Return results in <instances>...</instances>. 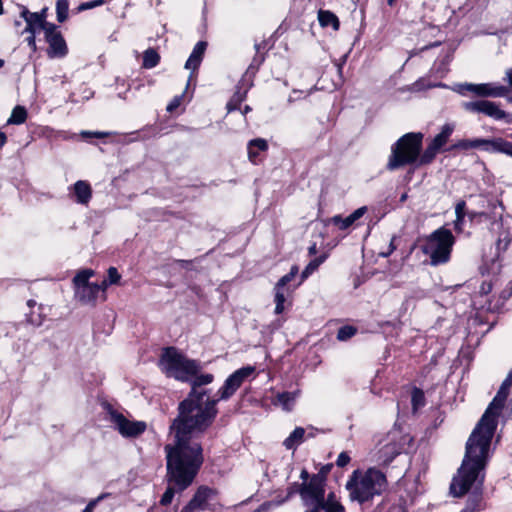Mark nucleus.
<instances>
[{
  "label": "nucleus",
  "mask_w": 512,
  "mask_h": 512,
  "mask_svg": "<svg viewBox=\"0 0 512 512\" xmlns=\"http://www.w3.org/2000/svg\"><path fill=\"white\" fill-rule=\"evenodd\" d=\"M453 131L454 126L447 123L442 126L441 131L432 139L431 142L444 152H453L456 150L467 151L470 149L481 148L489 153H499L512 157V142L502 137H495L491 139H461L449 147L444 148Z\"/></svg>",
  "instance_id": "nucleus-6"
},
{
  "label": "nucleus",
  "mask_w": 512,
  "mask_h": 512,
  "mask_svg": "<svg viewBox=\"0 0 512 512\" xmlns=\"http://www.w3.org/2000/svg\"><path fill=\"white\" fill-rule=\"evenodd\" d=\"M110 496H111V493H109V492L101 493L98 497L90 500L88 502V504L86 505V507L82 510V512H93L99 502H101L102 500H104L106 498H109Z\"/></svg>",
  "instance_id": "nucleus-44"
},
{
  "label": "nucleus",
  "mask_w": 512,
  "mask_h": 512,
  "mask_svg": "<svg viewBox=\"0 0 512 512\" xmlns=\"http://www.w3.org/2000/svg\"><path fill=\"white\" fill-rule=\"evenodd\" d=\"M351 461V457L348 452L343 451L338 455V458L336 460V465L340 468H344L347 466Z\"/></svg>",
  "instance_id": "nucleus-49"
},
{
  "label": "nucleus",
  "mask_w": 512,
  "mask_h": 512,
  "mask_svg": "<svg viewBox=\"0 0 512 512\" xmlns=\"http://www.w3.org/2000/svg\"><path fill=\"white\" fill-rule=\"evenodd\" d=\"M238 110L241 112V114H242V115H243V117H244V120L246 121V116H247V114H248L249 112H251V111H252V108H251V106H249V105H245L243 108L240 106V109H238Z\"/></svg>",
  "instance_id": "nucleus-62"
},
{
  "label": "nucleus",
  "mask_w": 512,
  "mask_h": 512,
  "mask_svg": "<svg viewBox=\"0 0 512 512\" xmlns=\"http://www.w3.org/2000/svg\"><path fill=\"white\" fill-rule=\"evenodd\" d=\"M298 271V266L293 265L290 271L277 281L275 287L284 289L285 286L295 278V276L298 274Z\"/></svg>",
  "instance_id": "nucleus-41"
},
{
  "label": "nucleus",
  "mask_w": 512,
  "mask_h": 512,
  "mask_svg": "<svg viewBox=\"0 0 512 512\" xmlns=\"http://www.w3.org/2000/svg\"><path fill=\"white\" fill-rule=\"evenodd\" d=\"M268 149V142L264 138H255L250 140L247 144L249 161L254 165L261 164L265 159L262 154L267 153Z\"/></svg>",
  "instance_id": "nucleus-17"
},
{
  "label": "nucleus",
  "mask_w": 512,
  "mask_h": 512,
  "mask_svg": "<svg viewBox=\"0 0 512 512\" xmlns=\"http://www.w3.org/2000/svg\"><path fill=\"white\" fill-rule=\"evenodd\" d=\"M20 16L27 22L31 17L34 16V12L29 11V9L25 6H22Z\"/></svg>",
  "instance_id": "nucleus-56"
},
{
  "label": "nucleus",
  "mask_w": 512,
  "mask_h": 512,
  "mask_svg": "<svg viewBox=\"0 0 512 512\" xmlns=\"http://www.w3.org/2000/svg\"><path fill=\"white\" fill-rule=\"evenodd\" d=\"M302 486H303V481L291 483L287 487L286 499H290V498L294 497L295 495H299L301 497Z\"/></svg>",
  "instance_id": "nucleus-46"
},
{
  "label": "nucleus",
  "mask_w": 512,
  "mask_h": 512,
  "mask_svg": "<svg viewBox=\"0 0 512 512\" xmlns=\"http://www.w3.org/2000/svg\"><path fill=\"white\" fill-rule=\"evenodd\" d=\"M317 253V244L314 242L308 247V255L313 256Z\"/></svg>",
  "instance_id": "nucleus-63"
},
{
  "label": "nucleus",
  "mask_w": 512,
  "mask_h": 512,
  "mask_svg": "<svg viewBox=\"0 0 512 512\" xmlns=\"http://www.w3.org/2000/svg\"><path fill=\"white\" fill-rule=\"evenodd\" d=\"M53 23H44L39 19V16L34 15L26 22V27L24 29V32L29 34H37L40 31L46 32V29L49 25H52Z\"/></svg>",
  "instance_id": "nucleus-30"
},
{
  "label": "nucleus",
  "mask_w": 512,
  "mask_h": 512,
  "mask_svg": "<svg viewBox=\"0 0 512 512\" xmlns=\"http://www.w3.org/2000/svg\"><path fill=\"white\" fill-rule=\"evenodd\" d=\"M184 95H176L173 97V99L168 103L166 110L169 113H173L182 103Z\"/></svg>",
  "instance_id": "nucleus-47"
},
{
  "label": "nucleus",
  "mask_w": 512,
  "mask_h": 512,
  "mask_svg": "<svg viewBox=\"0 0 512 512\" xmlns=\"http://www.w3.org/2000/svg\"><path fill=\"white\" fill-rule=\"evenodd\" d=\"M327 257H328V255L326 253H323V254L315 257L314 259L310 260V262L306 265V267L302 271L301 278L306 279L307 277H309L313 272H315L319 268V266L322 263L325 262Z\"/></svg>",
  "instance_id": "nucleus-33"
},
{
  "label": "nucleus",
  "mask_w": 512,
  "mask_h": 512,
  "mask_svg": "<svg viewBox=\"0 0 512 512\" xmlns=\"http://www.w3.org/2000/svg\"><path fill=\"white\" fill-rule=\"evenodd\" d=\"M99 296V288L97 283H91L75 292V297L82 304L95 305Z\"/></svg>",
  "instance_id": "nucleus-22"
},
{
  "label": "nucleus",
  "mask_w": 512,
  "mask_h": 512,
  "mask_svg": "<svg viewBox=\"0 0 512 512\" xmlns=\"http://www.w3.org/2000/svg\"><path fill=\"white\" fill-rule=\"evenodd\" d=\"M267 46V41L263 40L259 43H255L254 48L257 54H263L261 51L265 50Z\"/></svg>",
  "instance_id": "nucleus-60"
},
{
  "label": "nucleus",
  "mask_w": 512,
  "mask_h": 512,
  "mask_svg": "<svg viewBox=\"0 0 512 512\" xmlns=\"http://www.w3.org/2000/svg\"><path fill=\"white\" fill-rule=\"evenodd\" d=\"M318 21L320 26L323 28L332 27L334 31H338L340 29L339 18L330 10L319 9Z\"/></svg>",
  "instance_id": "nucleus-24"
},
{
  "label": "nucleus",
  "mask_w": 512,
  "mask_h": 512,
  "mask_svg": "<svg viewBox=\"0 0 512 512\" xmlns=\"http://www.w3.org/2000/svg\"><path fill=\"white\" fill-rule=\"evenodd\" d=\"M227 401L220 398L218 390L214 397L200 395V397L184 398L177 405V415L171 421L169 433L173 436V443L203 454L201 442L195 441L198 435H203L215 422L219 413L218 403Z\"/></svg>",
  "instance_id": "nucleus-1"
},
{
  "label": "nucleus",
  "mask_w": 512,
  "mask_h": 512,
  "mask_svg": "<svg viewBox=\"0 0 512 512\" xmlns=\"http://www.w3.org/2000/svg\"><path fill=\"white\" fill-rule=\"evenodd\" d=\"M121 274L118 272L117 268L111 266L107 270V282L111 285H117L120 283Z\"/></svg>",
  "instance_id": "nucleus-45"
},
{
  "label": "nucleus",
  "mask_w": 512,
  "mask_h": 512,
  "mask_svg": "<svg viewBox=\"0 0 512 512\" xmlns=\"http://www.w3.org/2000/svg\"><path fill=\"white\" fill-rule=\"evenodd\" d=\"M34 15H37L39 16V19L44 22L45 24L46 23H49L47 21V16H48V7H43L40 11L38 12H34Z\"/></svg>",
  "instance_id": "nucleus-54"
},
{
  "label": "nucleus",
  "mask_w": 512,
  "mask_h": 512,
  "mask_svg": "<svg viewBox=\"0 0 512 512\" xmlns=\"http://www.w3.org/2000/svg\"><path fill=\"white\" fill-rule=\"evenodd\" d=\"M424 134L421 132H408L402 135L391 146L386 168L395 171L405 166L418 168L420 152L423 149Z\"/></svg>",
  "instance_id": "nucleus-7"
},
{
  "label": "nucleus",
  "mask_w": 512,
  "mask_h": 512,
  "mask_svg": "<svg viewBox=\"0 0 512 512\" xmlns=\"http://www.w3.org/2000/svg\"><path fill=\"white\" fill-rule=\"evenodd\" d=\"M7 143V136L4 132L0 131V149Z\"/></svg>",
  "instance_id": "nucleus-64"
},
{
  "label": "nucleus",
  "mask_w": 512,
  "mask_h": 512,
  "mask_svg": "<svg viewBox=\"0 0 512 512\" xmlns=\"http://www.w3.org/2000/svg\"><path fill=\"white\" fill-rule=\"evenodd\" d=\"M468 210L466 201L460 199L455 204V220L453 221V228L457 234H461L464 231L465 219L467 217Z\"/></svg>",
  "instance_id": "nucleus-23"
},
{
  "label": "nucleus",
  "mask_w": 512,
  "mask_h": 512,
  "mask_svg": "<svg viewBox=\"0 0 512 512\" xmlns=\"http://www.w3.org/2000/svg\"><path fill=\"white\" fill-rule=\"evenodd\" d=\"M503 80L508 83V86L506 87L509 88L510 91L512 89V68L506 70Z\"/></svg>",
  "instance_id": "nucleus-57"
},
{
  "label": "nucleus",
  "mask_w": 512,
  "mask_h": 512,
  "mask_svg": "<svg viewBox=\"0 0 512 512\" xmlns=\"http://www.w3.org/2000/svg\"><path fill=\"white\" fill-rule=\"evenodd\" d=\"M491 440L483 437H473L471 433L466 443V451L461 466L450 483V494L461 498L473 489L484 487L485 467Z\"/></svg>",
  "instance_id": "nucleus-3"
},
{
  "label": "nucleus",
  "mask_w": 512,
  "mask_h": 512,
  "mask_svg": "<svg viewBox=\"0 0 512 512\" xmlns=\"http://www.w3.org/2000/svg\"><path fill=\"white\" fill-rule=\"evenodd\" d=\"M455 242L452 231L441 226L424 237L421 251L430 257L431 265H443L450 261Z\"/></svg>",
  "instance_id": "nucleus-9"
},
{
  "label": "nucleus",
  "mask_w": 512,
  "mask_h": 512,
  "mask_svg": "<svg viewBox=\"0 0 512 512\" xmlns=\"http://www.w3.org/2000/svg\"><path fill=\"white\" fill-rule=\"evenodd\" d=\"M332 468L333 464L327 463L325 465H322L317 473L311 475L326 486L327 478Z\"/></svg>",
  "instance_id": "nucleus-43"
},
{
  "label": "nucleus",
  "mask_w": 512,
  "mask_h": 512,
  "mask_svg": "<svg viewBox=\"0 0 512 512\" xmlns=\"http://www.w3.org/2000/svg\"><path fill=\"white\" fill-rule=\"evenodd\" d=\"M208 43L206 41H199L194 46L189 58L187 59L185 63V68L195 71L199 68L205 51L207 49Z\"/></svg>",
  "instance_id": "nucleus-20"
},
{
  "label": "nucleus",
  "mask_w": 512,
  "mask_h": 512,
  "mask_svg": "<svg viewBox=\"0 0 512 512\" xmlns=\"http://www.w3.org/2000/svg\"><path fill=\"white\" fill-rule=\"evenodd\" d=\"M459 92L466 95V92H471L478 97H504L509 93V88L497 83H465L460 86Z\"/></svg>",
  "instance_id": "nucleus-16"
},
{
  "label": "nucleus",
  "mask_w": 512,
  "mask_h": 512,
  "mask_svg": "<svg viewBox=\"0 0 512 512\" xmlns=\"http://www.w3.org/2000/svg\"><path fill=\"white\" fill-rule=\"evenodd\" d=\"M166 453V481L168 486L161 496L160 505L168 506L172 503L175 493H181L189 488L197 477L203 463L204 455L200 451L185 450L178 444H167Z\"/></svg>",
  "instance_id": "nucleus-2"
},
{
  "label": "nucleus",
  "mask_w": 512,
  "mask_h": 512,
  "mask_svg": "<svg viewBox=\"0 0 512 512\" xmlns=\"http://www.w3.org/2000/svg\"><path fill=\"white\" fill-rule=\"evenodd\" d=\"M160 54L154 48H148L143 53L142 67L152 69L160 63Z\"/></svg>",
  "instance_id": "nucleus-31"
},
{
  "label": "nucleus",
  "mask_w": 512,
  "mask_h": 512,
  "mask_svg": "<svg viewBox=\"0 0 512 512\" xmlns=\"http://www.w3.org/2000/svg\"><path fill=\"white\" fill-rule=\"evenodd\" d=\"M45 42L48 44L46 54L50 59H62L69 53L67 42L60 30V27L53 23L49 25L44 33Z\"/></svg>",
  "instance_id": "nucleus-13"
},
{
  "label": "nucleus",
  "mask_w": 512,
  "mask_h": 512,
  "mask_svg": "<svg viewBox=\"0 0 512 512\" xmlns=\"http://www.w3.org/2000/svg\"><path fill=\"white\" fill-rule=\"evenodd\" d=\"M483 494L484 487H479L478 489L469 491L466 506L463 509L468 510L469 512L483 511L486 508V502L484 500Z\"/></svg>",
  "instance_id": "nucleus-19"
},
{
  "label": "nucleus",
  "mask_w": 512,
  "mask_h": 512,
  "mask_svg": "<svg viewBox=\"0 0 512 512\" xmlns=\"http://www.w3.org/2000/svg\"><path fill=\"white\" fill-rule=\"evenodd\" d=\"M26 42L28 44V46L31 48L32 51H36L37 50V45H36V34H30L27 38H26Z\"/></svg>",
  "instance_id": "nucleus-55"
},
{
  "label": "nucleus",
  "mask_w": 512,
  "mask_h": 512,
  "mask_svg": "<svg viewBox=\"0 0 512 512\" xmlns=\"http://www.w3.org/2000/svg\"><path fill=\"white\" fill-rule=\"evenodd\" d=\"M94 275H95V271L90 268L82 269V270L78 271L77 274L72 279V282H73V285L75 288V292L78 289H81L85 286L90 285L91 282L89 281V279L91 277H93Z\"/></svg>",
  "instance_id": "nucleus-26"
},
{
  "label": "nucleus",
  "mask_w": 512,
  "mask_h": 512,
  "mask_svg": "<svg viewBox=\"0 0 512 512\" xmlns=\"http://www.w3.org/2000/svg\"><path fill=\"white\" fill-rule=\"evenodd\" d=\"M69 0L56 1V19L59 23H64L69 17Z\"/></svg>",
  "instance_id": "nucleus-36"
},
{
  "label": "nucleus",
  "mask_w": 512,
  "mask_h": 512,
  "mask_svg": "<svg viewBox=\"0 0 512 512\" xmlns=\"http://www.w3.org/2000/svg\"><path fill=\"white\" fill-rule=\"evenodd\" d=\"M266 59V54H257L255 53L247 71L246 74L251 73L252 75H255L257 71L259 70L260 66L264 63Z\"/></svg>",
  "instance_id": "nucleus-42"
},
{
  "label": "nucleus",
  "mask_w": 512,
  "mask_h": 512,
  "mask_svg": "<svg viewBox=\"0 0 512 512\" xmlns=\"http://www.w3.org/2000/svg\"><path fill=\"white\" fill-rule=\"evenodd\" d=\"M103 408L109 415L110 422L124 438H137L146 431L145 421L129 420L108 402L103 405Z\"/></svg>",
  "instance_id": "nucleus-10"
},
{
  "label": "nucleus",
  "mask_w": 512,
  "mask_h": 512,
  "mask_svg": "<svg viewBox=\"0 0 512 512\" xmlns=\"http://www.w3.org/2000/svg\"><path fill=\"white\" fill-rule=\"evenodd\" d=\"M277 398L283 405H287L292 400L291 394L289 392L279 393Z\"/></svg>",
  "instance_id": "nucleus-53"
},
{
  "label": "nucleus",
  "mask_w": 512,
  "mask_h": 512,
  "mask_svg": "<svg viewBox=\"0 0 512 512\" xmlns=\"http://www.w3.org/2000/svg\"><path fill=\"white\" fill-rule=\"evenodd\" d=\"M396 239H397V237L394 235L390 240L388 250L386 252L381 253L380 254L381 256L389 257L397 249V246L395 244Z\"/></svg>",
  "instance_id": "nucleus-52"
},
{
  "label": "nucleus",
  "mask_w": 512,
  "mask_h": 512,
  "mask_svg": "<svg viewBox=\"0 0 512 512\" xmlns=\"http://www.w3.org/2000/svg\"><path fill=\"white\" fill-rule=\"evenodd\" d=\"M512 296V280L507 283L505 288L501 291L500 298L508 300Z\"/></svg>",
  "instance_id": "nucleus-51"
},
{
  "label": "nucleus",
  "mask_w": 512,
  "mask_h": 512,
  "mask_svg": "<svg viewBox=\"0 0 512 512\" xmlns=\"http://www.w3.org/2000/svg\"><path fill=\"white\" fill-rule=\"evenodd\" d=\"M380 453L382 465L388 466L398 455L401 454V450L396 444H387L381 449Z\"/></svg>",
  "instance_id": "nucleus-28"
},
{
  "label": "nucleus",
  "mask_w": 512,
  "mask_h": 512,
  "mask_svg": "<svg viewBox=\"0 0 512 512\" xmlns=\"http://www.w3.org/2000/svg\"><path fill=\"white\" fill-rule=\"evenodd\" d=\"M512 386V370L502 382L496 396L488 405L480 421L472 431L473 437H483L492 441L496 427L497 418L503 409Z\"/></svg>",
  "instance_id": "nucleus-8"
},
{
  "label": "nucleus",
  "mask_w": 512,
  "mask_h": 512,
  "mask_svg": "<svg viewBox=\"0 0 512 512\" xmlns=\"http://www.w3.org/2000/svg\"><path fill=\"white\" fill-rule=\"evenodd\" d=\"M411 405L414 411L426 405L424 391L421 388L414 387L411 392Z\"/></svg>",
  "instance_id": "nucleus-35"
},
{
  "label": "nucleus",
  "mask_w": 512,
  "mask_h": 512,
  "mask_svg": "<svg viewBox=\"0 0 512 512\" xmlns=\"http://www.w3.org/2000/svg\"><path fill=\"white\" fill-rule=\"evenodd\" d=\"M367 212V207L362 206L353 211L347 217H342L341 215H334L329 218L328 222L333 226L337 227L341 231H346L355 225L356 221H358L364 214Z\"/></svg>",
  "instance_id": "nucleus-18"
},
{
  "label": "nucleus",
  "mask_w": 512,
  "mask_h": 512,
  "mask_svg": "<svg viewBox=\"0 0 512 512\" xmlns=\"http://www.w3.org/2000/svg\"><path fill=\"white\" fill-rule=\"evenodd\" d=\"M440 151L441 149H439L432 142H430L425 148V150L423 152H420L418 168L431 164L435 160L438 152Z\"/></svg>",
  "instance_id": "nucleus-27"
},
{
  "label": "nucleus",
  "mask_w": 512,
  "mask_h": 512,
  "mask_svg": "<svg viewBox=\"0 0 512 512\" xmlns=\"http://www.w3.org/2000/svg\"><path fill=\"white\" fill-rule=\"evenodd\" d=\"M111 284H108L107 282V278H105L101 284H98V288H99V293L102 292L103 293V300L106 299V295H105V292L107 290V288L110 286Z\"/></svg>",
  "instance_id": "nucleus-59"
},
{
  "label": "nucleus",
  "mask_w": 512,
  "mask_h": 512,
  "mask_svg": "<svg viewBox=\"0 0 512 512\" xmlns=\"http://www.w3.org/2000/svg\"><path fill=\"white\" fill-rule=\"evenodd\" d=\"M300 479L303 481L301 500L305 506L313 508L317 503H322L323 493L326 492V486L314 478L306 468L300 472Z\"/></svg>",
  "instance_id": "nucleus-11"
},
{
  "label": "nucleus",
  "mask_w": 512,
  "mask_h": 512,
  "mask_svg": "<svg viewBox=\"0 0 512 512\" xmlns=\"http://www.w3.org/2000/svg\"><path fill=\"white\" fill-rule=\"evenodd\" d=\"M44 318L45 317L42 314L34 315L33 313H31L27 315L26 321L35 327H39L43 324Z\"/></svg>",
  "instance_id": "nucleus-48"
},
{
  "label": "nucleus",
  "mask_w": 512,
  "mask_h": 512,
  "mask_svg": "<svg viewBox=\"0 0 512 512\" xmlns=\"http://www.w3.org/2000/svg\"><path fill=\"white\" fill-rule=\"evenodd\" d=\"M357 333V328L352 325H344L337 331V339L339 341H347Z\"/></svg>",
  "instance_id": "nucleus-40"
},
{
  "label": "nucleus",
  "mask_w": 512,
  "mask_h": 512,
  "mask_svg": "<svg viewBox=\"0 0 512 512\" xmlns=\"http://www.w3.org/2000/svg\"><path fill=\"white\" fill-rule=\"evenodd\" d=\"M28 117L27 110L24 106L17 105L13 108L12 113L7 120V124L20 125L26 122Z\"/></svg>",
  "instance_id": "nucleus-32"
},
{
  "label": "nucleus",
  "mask_w": 512,
  "mask_h": 512,
  "mask_svg": "<svg viewBox=\"0 0 512 512\" xmlns=\"http://www.w3.org/2000/svg\"><path fill=\"white\" fill-rule=\"evenodd\" d=\"M388 504L389 499L387 497L383 498L381 502L375 507L374 512H381L388 506ZM387 512H408L406 501L402 500L401 503L391 505Z\"/></svg>",
  "instance_id": "nucleus-34"
},
{
  "label": "nucleus",
  "mask_w": 512,
  "mask_h": 512,
  "mask_svg": "<svg viewBox=\"0 0 512 512\" xmlns=\"http://www.w3.org/2000/svg\"><path fill=\"white\" fill-rule=\"evenodd\" d=\"M462 107L469 113L482 114L497 121L504 120L507 123H512L511 115L501 109L499 103L487 99L464 102Z\"/></svg>",
  "instance_id": "nucleus-12"
},
{
  "label": "nucleus",
  "mask_w": 512,
  "mask_h": 512,
  "mask_svg": "<svg viewBox=\"0 0 512 512\" xmlns=\"http://www.w3.org/2000/svg\"><path fill=\"white\" fill-rule=\"evenodd\" d=\"M483 215V212L468 211L467 218L470 222H473L477 217H481Z\"/></svg>",
  "instance_id": "nucleus-61"
},
{
  "label": "nucleus",
  "mask_w": 512,
  "mask_h": 512,
  "mask_svg": "<svg viewBox=\"0 0 512 512\" xmlns=\"http://www.w3.org/2000/svg\"><path fill=\"white\" fill-rule=\"evenodd\" d=\"M322 511L325 512H345V507L339 503L335 505L328 504L327 506H323Z\"/></svg>",
  "instance_id": "nucleus-50"
},
{
  "label": "nucleus",
  "mask_w": 512,
  "mask_h": 512,
  "mask_svg": "<svg viewBox=\"0 0 512 512\" xmlns=\"http://www.w3.org/2000/svg\"><path fill=\"white\" fill-rule=\"evenodd\" d=\"M388 486L386 474L376 467H369L365 471L359 468L354 470L345 488L349 493V499L364 507L371 503L375 496H381L386 492Z\"/></svg>",
  "instance_id": "nucleus-5"
},
{
  "label": "nucleus",
  "mask_w": 512,
  "mask_h": 512,
  "mask_svg": "<svg viewBox=\"0 0 512 512\" xmlns=\"http://www.w3.org/2000/svg\"><path fill=\"white\" fill-rule=\"evenodd\" d=\"M274 292H275V295H274V302H275L274 313L279 315V314L283 313V311H284V304H285V301H286V296H285L284 289H282V288L274 287Z\"/></svg>",
  "instance_id": "nucleus-37"
},
{
  "label": "nucleus",
  "mask_w": 512,
  "mask_h": 512,
  "mask_svg": "<svg viewBox=\"0 0 512 512\" xmlns=\"http://www.w3.org/2000/svg\"><path fill=\"white\" fill-rule=\"evenodd\" d=\"M83 135L85 136H93L99 139L106 138L110 135L108 132H84Z\"/></svg>",
  "instance_id": "nucleus-58"
},
{
  "label": "nucleus",
  "mask_w": 512,
  "mask_h": 512,
  "mask_svg": "<svg viewBox=\"0 0 512 512\" xmlns=\"http://www.w3.org/2000/svg\"><path fill=\"white\" fill-rule=\"evenodd\" d=\"M159 365L167 377L189 384L190 390L185 398L207 395L210 390L204 386L211 384L215 379L212 373H200L202 369L200 361L188 358L175 346L162 349Z\"/></svg>",
  "instance_id": "nucleus-4"
},
{
  "label": "nucleus",
  "mask_w": 512,
  "mask_h": 512,
  "mask_svg": "<svg viewBox=\"0 0 512 512\" xmlns=\"http://www.w3.org/2000/svg\"><path fill=\"white\" fill-rule=\"evenodd\" d=\"M339 503L340 502L336 500V496H335L334 492H330L327 496L325 495V493H323L322 503H317L316 506L307 510L306 512H321L323 506H327L328 504L335 505V504H339Z\"/></svg>",
  "instance_id": "nucleus-38"
},
{
  "label": "nucleus",
  "mask_w": 512,
  "mask_h": 512,
  "mask_svg": "<svg viewBox=\"0 0 512 512\" xmlns=\"http://www.w3.org/2000/svg\"><path fill=\"white\" fill-rule=\"evenodd\" d=\"M254 372L255 367L248 365L230 374L218 389L220 391V398L229 400Z\"/></svg>",
  "instance_id": "nucleus-15"
},
{
  "label": "nucleus",
  "mask_w": 512,
  "mask_h": 512,
  "mask_svg": "<svg viewBox=\"0 0 512 512\" xmlns=\"http://www.w3.org/2000/svg\"><path fill=\"white\" fill-rule=\"evenodd\" d=\"M218 495V490L206 485H201L197 488L190 501L181 509L180 512H195V511H216V504L209 503Z\"/></svg>",
  "instance_id": "nucleus-14"
},
{
  "label": "nucleus",
  "mask_w": 512,
  "mask_h": 512,
  "mask_svg": "<svg viewBox=\"0 0 512 512\" xmlns=\"http://www.w3.org/2000/svg\"><path fill=\"white\" fill-rule=\"evenodd\" d=\"M109 1L110 0H90V1L82 2L73 10V12L74 13H81L83 11L94 9L96 7L105 5Z\"/></svg>",
  "instance_id": "nucleus-39"
},
{
  "label": "nucleus",
  "mask_w": 512,
  "mask_h": 512,
  "mask_svg": "<svg viewBox=\"0 0 512 512\" xmlns=\"http://www.w3.org/2000/svg\"><path fill=\"white\" fill-rule=\"evenodd\" d=\"M247 94L248 89L243 90L241 86H236V90L226 104L227 112L231 113L240 109L242 102L247 99Z\"/></svg>",
  "instance_id": "nucleus-25"
},
{
  "label": "nucleus",
  "mask_w": 512,
  "mask_h": 512,
  "mask_svg": "<svg viewBox=\"0 0 512 512\" xmlns=\"http://www.w3.org/2000/svg\"><path fill=\"white\" fill-rule=\"evenodd\" d=\"M305 430L302 427H296L290 435L284 440L283 445L286 449H295L304 439Z\"/></svg>",
  "instance_id": "nucleus-29"
},
{
  "label": "nucleus",
  "mask_w": 512,
  "mask_h": 512,
  "mask_svg": "<svg viewBox=\"0 0 512 512\" xmlns=\"http://www.w3.org/2000/svg\"><path fill=\"white\" fill-rule=\"evenodd\" d=\"M75 201L81 205H87L92 198V188L89 182L78 180L73 185Z\"/></svg>",
  "instance_id": "nucleus-21"
}]
</instances>
